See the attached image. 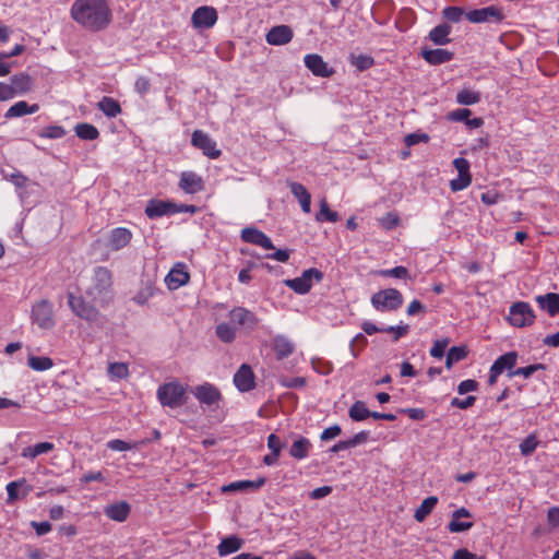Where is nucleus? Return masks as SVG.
<instances>
[{
	"instance_id": "1",
	"label": "nucleus",
	"mask_w": 559,
	"mask_h": 559,
	"mask_svg": "<svg viewBox=\"0 0 559 559\" xmlns=\"http://www.w3.org/2000/svg\"><path fill=\"white\" fill-rule=\"evenodd\" d=\"M71 19L90 32L106 29L112 21L108 0H75L70 8Z\"/></svg>"
},
{
	"instance_id": "2",
	"label": "nucleus",
	"mask_w": 559,
	"mask_h": 559,
	"mask_svg": "<svg viewBox=\"0 0 559 559\" xmlns=\"http://www.w3.org/2000/svg\"><path fill=\"white\" fill-rule=\"evenodd\" d=\"M99 293L100 288L97 284L85 288L72 285L68 288V306L78 318L90 324L103 328L107 320L91 302L96 299Z\"/></svg>"
},
{
	"instance_id": "3",
	"label": "nucleus",
	"mask_w": 559,
	"mask_h": 559,
	"mask_svg": "<svg viewBox=\"0 0 559 559\" xmlns=\"http://www.w3.org/2000/svg\"><path fill=\"white\" fill-rule=\"evenodd\" d=\"M200 209L193 204H177L169 200L152 199L145 207V215L151 218H158L165 215H174L177 213L197 214Z\"/></svg>"
},
{
	"instance_id": "4",
	"label": "nucleus",
	"mask_w": 559,
	"mask_h": 559,
	"mask_svg": "<svg viewBox=\"0 0 559 559\" xmlns=\"http://www.w3.org/2000/svg\"><path fill=\"white\" fill-rule=\"evenodd\" d=\"M186 388L178 381L164 383L157 389V399L163 406L177 408L185 404Z\"/></svg>"
},
{
	"instance_id": "5",
	"label": "nucleus",
	"mask_w": 559,
	"mask_h": 559,
	"mask_svg": "<svg viewBox=\"0 0 559 559\" xmlns=\"http://www.w3.org/2000/svg\"><path fill=\"white\" fill-rule=\"evenodd\" d=\"M465 17L471 23H495L499 24L506 19L503 9L497 5H489L480 9H474L465 13Z\"/></svg>"
},
{
	"instance_id": "6",
	"label": "nucleus",
	"mask_w": 559,
	"mask_h": 559,
	"mask_svg": "<svg viewBox=\"0 0 559 559\" xmlns=\"http://www.w3.org/2000/svg\"><path fill=\"white\" fill-rule=\"evenodd\" d=\"M403 297L399 290L389 288L376 293L371 298L372 306L379 311H392L401 307Z\"/></svg>"
},
{
	"instance_id": "7",
	"label": "nucleus",
	"mask_w": 559,
	"mask_h": 559,
	"mask_svg": "<svg viewBox=\"0 0 559 559\" xmlns=\"http://www.w3.org/2000/svg\"><path fill=\"white\" fill-rule=\"evenodd\" d=\"M535 314L531 307L524 302L519 301L510 307L509 322L515 328H525L534 322Z\"/></svg>"
},
{
	"instance_id": "8",
	"label": "nucleus",
	"mask_w": 559,
	"mask_h": 559,
	"mask_svg": "<svg viewBox=\"0 0 559 559\" xmlns=\"http://www.w3.org/2000/svg\"><path fill=\"white\" fill-rule=\"evenodd\" d=\"M133 234L126 227H116L109 230L105 240V247L109 252H116L129 246Z\"/></svg>"
},
{
	"instance_id": "9",
	"label": "nucleus",
	"mask_w": 559,
	"mask_h": 559,
	"mask_svg": "<svg viewBox=\"0 0 559 559\" xmlns=\"http://www.w3.org/2000/svg\"><path fill=\"white\" fill-rule=\"evenodd\" d=\"M453 166L457 170V178L450 181V189L453 192L462 191L472 183L469 162L464 157H457L453 160Z\"/></svg>"
},
{
	"instance_id": "10",
	"label": "nucleus",
	"mask_w": 559,
	"mask_h": 559,
	"mask_svg": "<svg viewBox=\"0 0 559 559\" xmlns=\"http://www.w3.org/2000/svg\"><path fill=\"white\" fill-rule=\"evenodd\" d=\"M218 20V14L215 8L210 5H202L197 8L191 16V24L198 29H209L213 27Z\"/></svg>"
},
{
	"instance_id": "11",
	"label": "nucleus",
	"mask_w": 559,
	"mask_h": 559,
	"mask_svg": "<svg viewBox=\"0 0 559 559\" xmlns=\"http://www.w3.org/2000/svg\"><path fill=\"white\" fill-rule=\"evenodd\" d=\"M34 322L43 330H50L55 326L52 305L48 300L38 301L32 310Z\"/></svg>"
},
{
	"instance_id": "12",
	"label": "nucleus",
	"mask_w": 559,
	"mask_h": 559,
	"mask_svg": "<svg viewBox=\"0 0 559 559\" xmlns=\"http://www.w3.org/2000/svg\"><path fill=\"white\" fill-rule=\"evenodd\" d=\"M191 144L201 150L202 153L210 158H218L222 154L216 147V142L205 132L195 130L191 136Z\"/></svg>"
},
{
	"instance_id": "13",
	"label": "nucleus",
	"mask_w": 559,
	"mask_h": 559,
	"mask_svg": "<svg viewBox=\"0 0 559 559\" xmlns=\"http://www.w3.org/2000/svg\"><path fill=\"white\" fill-rule=\"evenodd\" d=\"M178 187L187 194H197L205 189V182L195 171L185 170L179 175Z\"/></svg>"
},
{
	"instance_id": "14",
	"label": "nucleus",
	"mask_w": 559,
	"mask_h": 559,
	"mask_svg": "<svg viewBox=\"0 0 559 559\" xmlns=\"http://www.w3.org/2000/svg\"><path fill=\"white\" fill-rule=\"evenodd\" d=\"M229 321L235 326H238L248 332L253 331L259 323L258 318L251 311L242 307H236L230 310Z\"/></svg>"
},
{
	"instance_id": "15",
	"label": "nucleus",
	"mask_w": 559,
	"mask_h": 559,
	"mask_svg": "<svg viewBox=\"0 0 559 559\" xmlns=\"http://www.w3.org/2000/svg\"><path fill=\"white\" fill-rule=\"evenodd\" d=\"M516 352H509L504 355H501L498 359H496V361L492 364L489 370V384L493 385L497 382L498 377L504 370H511L516 365Z\"/></svg>"
},
{
	"instance_id": "16",
	"label": "nucleus",
	"mask_w": 559,
	"mask_h": 559,
	"mask_svg": "<svg viewBox=\"0 0 559 559\" xmlns=\"http://www.w3.org/2000/svg\"><path fill=\"white\" fill-rule=\"evenodd\" d=\"M192 393L201 404H205L207 406H217L222 399V394L218 389L211 383H203L195 386L192 390Z\"/></svg>"
},
{
	"instance_id": "17",
	"label": "nucleus",
	"mask_w": 559,
	"mask_h": 559,
	"mask_svg": "<svg viewBox=\"0 0 559 559\" xmlns=\"http://www.w3.org/2000/svg\"><path fill=\"white\" fill-rule=\"evenodd\" d=\"M7 87L10 90V99L17 95H24L33 90V80L27 73L21 72L14 74L10 79V84L7 83Z\"/></svg>"
},
{
	"instance_id": "18",
	"label": "nucleus",
	"mask_w": 559,
	"mask_h": 559,
	"mask_svg": "<svg viewBox=\"0 0 559 559\" xmlns=\"http://www.w3.org/2000/svg\"><path fill=\"white\" fill-rule=\"evenodd\" d=\"M241 240L247 243L259 246L265 250L274 249L271 238L255 227H246L241 230Z\"/></svg>"
},
{
	"instance_id": "19",
	"label": "nucleus",
	"mask_w": 559,
	"mask_h": 559,
	"mask_svg": "<svg viewBox=\"0 0 559 559\" xmlns=\"http://www.w3.org/2000/svg\"><path fill=\"white\" fill-rule=\"evenodd\" d=\"M305 66L316 76L330 78L334 70L328 66L323 58L318 53H308L304 58Z\"/></svg>"
},
{
	"instance_id": "20",
	"label": "nucleus",
	"mask_w": 559,
	"mask_h": 559,
	"mask_svg": "<svg viewBox=\"0 0 559 559\" xmlns=\"http://www.w3.org/2000/svg\"><path fill=\"white\" fill-rule=\"evenodd\" d=\"M234 383L241 392H248L254 389V373L249 365L243 364L240 366L234 376Z\"/></svg>"
},
{
	"instance_id": "21",
	"label": "nucleus",
	"mask_w": 559,
	"mask_h": 559,
	"mask_svg": "<svg viewBox=\"0 0 559 559\" xmlns=\"http://www.w3.org/2000/svg\"><path fill=\"white\" fill-rule=\"evenodd\" d=\"M293 31L288 25H277L272 27L266 36V43L272 46H282L293 39Z\"/></svg>"
},
{
	"instance_id": "22",
	"label": "nucleus",
	"mask_w": 559,
	"mask_h": 559,
	"mask_svg": "<svg viewBox=\"0 0 559 559\" xmlns=\"http://www.w3.org/2000/svg\"><path fill=\"white\" fill-rule=\"evenodd\" d=\"M420 56L429 64L438 66L451 61L454 53L443 48L430 49L424 47L421 48Z\"/></svg>"
},
{
	"instance_id": "23",
	"label": "nucleus",
	"mask_w": 559,
	"mask_h": 559,
	"mask_svg": "<svg viewBox=\"0 0 559 559\" xmlns=\"http://www.w3.org/2000/svg\"><path fill=\"white\" fill-rule=\"evenodd\" d=\"M472 516L471 512L466 508H461L453 512L452 520L448 525V530L451 533H460L468 531L473 527L472 521H461L462 518L469 519Z\"/></svg>"
},
{
	"instance_id": "24",
	"label": "nucleus",
	"mask_w": 559,
	"mask_h": 559,
	"mask_svg": "<svg viewBox=\"0 0 559 559\" xmlns=\"http://www.w3.org/2000/svg\"><path fill=\"white\" fill-rule=\"evenodd\" d=\"M38 110H39L38 104L29 105L25 100H19L16 103H14L12 106H10V108L4 114V118L8 120L13 119V118H19V117H23L25 115L35 114Z\"/></svg>"
},
{
	"instance_id": "25",
	"label": "nucleus",
	"mask_w": 559,
	"mask_h": 559,
	"mask_svg": "<svg viewBox=\"0 0 559 559\" xmlns=\"http://www.w3.org/2000/svg\"><path fill=\"white\" fill-rule=\"evenodd\" d=\"M266 479L264 477H259L255 480H238L230 483L222 488L223 492L230 491H254L264 486Z\"/></svg>"
},
{
	"instance_id": "26",
	"label": "nucleus",
	"mask_w": 559,
	"mask_h": 559,
	"mask_svg": "<svg viewBox=\"0 0 559 559\" xmlns=\"http://www.w3.org/2000/svg\"><path fill=\"white\" fill-rule=\"evenodd\" d=\"M288 187H289V190H290L292 194L296 199H298V201L300 203V206H301V210L305 213H310L311 195L308 192V190L305 188V186L299 183V182H295L294 181V182H289Z\"/></svg>"
},
{
	"instance_id": "27",
	"label": "nucleus",
	"mask_w": 559,
	"mask_h": 559,
	"mask_svg": "<svg viewBox=\"0 0 559 559\" xmlns=\"http://www.w3.org/2000/svg\"><path fill=\"white\" fill-rule=\"evenodd\" d=\"M107 518L112 521L123 522L130 513V506L126 501L109 504L104 510Z\"/></svg>"
},
{
	"instance_id": "28",
	"label": "nucleus",
	"mask_w": 559,
	"mask_h": 559,
	"mask_svg": "<svg viewBox=\"0 0 559 559\" xmlns=\"http://www.w3.org/2000/svg\"><path fill=\"white\" fill-rule=\"evenodd\" d=\"M451 26L447 23L435 26L428 34V38L437 46H443L451 43Z\"/></svg>"
},
{
	"instance_id": "29",
	"label": "nucleus",
	"mask_w": 559,
	"mask_h": 559,
	"mask_svg": "<svg viewBox=\"0 0 559 559\" xmlns=\"http://www.w3.org/2000/svg\"><path fill=\"white\" fill-rule=\"evenodd\" d=\"M536 301L539 307L547 311L551 317L559 314V295L549 293L544 296H537Z\"/></svg>"
},
{
	"instance_id": "30",
	"label": "nucleus",
	"mask_w": 559,
	"mask_h": 559,
	"mask_svg": "<svg viewBox=\"0 0 559 559\" xmlns=\"http://www.w3.org/2000/svg\"><path fill=\"white\" fill-rule=\"evenodd\" d=\"M243 545V540L236 535L228 536L218 544L217 552L221 557L238 551Z\"/></svg>"
},
{
	"instance_id": "31",
	"label": "nucleus",
	"mask_w": 559,
	"mask_h": 559,
	"mask_svg": "<svg viewBox=\"0 0 559 559\" xmlns=\"http://www.w3.org/2000/svg\"><path fill=\"white\" fill-rule=\"evenodd\" d=\"M8 502L12 503L20 498L25 497L29 492V488L26 486L25 479L11 481L7 485Z\"/></svg>"
},
{
	"instance_id": "32",
	"label": "nucleus",
	"mask_w": 559,
	"mask_h": 559,
	"mask_svg": "<svg viewBox=\"0 0 559 559\" xmlns=\"http://www.w3.org/2000/svg\"><path fill=\"white\" fill-rule=\"evenodd\" d=\"M272 347L278 359H283L289 356L295 349L294 344L283 335H277L274 337Z\"/></svg>"
},
{
	"instance_id": "33",
	"label": "nucleus",
	"mask_w": 559,
	"mask_h": 559,
	"mask_svg": "<svg viewBox=\"0 0 559 559\" xmlns=\"http://www.w3.org/2000/svg\"><path fill=\"white\" fill-rule=\"evenodd\" d=\"M97 108L109 118H115L121 112V106L119 102L109 96H104L97 103Z\"/></svg>"
},
{
	"instance_id": "34",
	"label": "nucleus",
	"mask_w": 559,
	"mask_h": 559,
	"mask_svg": "<svg viewBox=\"0 0 559 559\" xmlns=\"http://www.w3.org/2000/svg\"><path fill=\"white\" fill-rule=\"evenodd\" d=\"M311 449V443L307 438L300 437L292 444L289 454L297 460H302L308 456Z\"/></svg>"
},
{
	"instance_id": "35",
	"label": "nucleus",
	"mask_w": 559,
	"mask_h": 559,
	"mask_svg": "<svg viewBox=\"0 0 559 559\" xmlns=\"http://www.w3.org/2000/svg\"><path fill=\"white\" fill-rule=\"evenodd\" d=\"M438 503L436 496L426 498L421 504L415 510L414 518L417 522H423L433 511Z\"/></svg>"
},
{
	"instance_id": "36",
	"label": "nucleus",
	"mask_w": 559,
	"mask_h": 559,
	"mask_svg": "<svg viewBox=\"0 0 559 559\" xmlns=\"http://www.w3.org/2000/svg\"><path fill=\"white\" fill-rule=\"evenodd\" d=\"M74 131L75 135L81 140L93 141L99 136L98 129L87 122L78 123L74 128Z\"/></svg>"
},
{
	"instance_id": "37",
	"label": "nucleus",
	"mask_w": 559,
	"mask_h": 559,
	"mask_svg": "<svg viewBox=\"0 0 559 559\" xmlns=\"http://www.w3.org/2000/svg\"><path fill=\"white\" fill-rule=\"evenodd\" d=\"M371 414L372 412L367 408L366 403L362 401L355 402L348 411V415L354 421L365 420L371 417Z\"/></svg>"
},
{
	"instance_id": "38",
	"label": "nucleus",
	"mask_w": 559,
	"mask_h": 559,
	"mask_svg": "<svg viewBox=\"0 0 559 559\" xmlns=\"http://www.w3.org/2000/svg\"><path fill=\"white\" fill-rule=\"evenodd\" d=\"M216 336L224 343H231L236 338V328L229 323L222 322L216 326Z\"/></svg>"
},
{
	"instance_id": "39",
	"label": "nucleus",
	"mask_w": 559,
	"mask_h": 559,
	"mask_svg": "<svg viewBox=\"0 0 559 559\" xmlns=\"http://www.w3.org/2000/svg\"><path fill=\"white\" fill-rule=\"evenodd\" d=\"M108 376L111 380H121L129 377V367L126 362H111L108 365Z\"/></svg>"
},
{
	"instance_id": "40",
	"label": "nucleus",
	"mask_w": 559,
	"mask_h": 559,
	"mask_svg": "<svg viewBox=\"0 0 559 559\" xmlns=\"http://www.w3.org/2000/svg\"><path fill=\"white\" fill-rule=\"evenodd\" d=\"M480 102V93L464 88L456 94V103L460 105H475Z\"/></svg>"
},
{
	"instance_id": "41",
	"label": "nucleus",
	"mask_w": 559,
	"mask_h": 559,
	"mask_svg": "<svg viewBox=\"0 0 559 559\" xmlns=\"http://www.w3.org/2000/svg\"><path fill=\"white\" fill-rule=\"evenodd\" d=\"M28 366L36 371H45L53 366V361L45 356H29L27 359Z\"/></svg>"
},
{
	"instance_id": "42",
	"label": "nucleus",
	"mask_w": 559,
	"mask_h": 559,
	"mask_svg": "<svg viewBox=\"0 0 559 559\" xmlns=\"http://www.w3.org/2000/svg\"><path fill=\"white\" fill-rule=\"evenodd\" d=\"M316 219L318 222L328 221V222H331V223H335V222L338 221V214L336 212L332 211L329 207V204H328L326 200L323 199L320 202V211L318 212V214L316 216Z\"/></svg>"
},
{
	"instance_id": "43",
	"label": "nucleus",
	"mask_w": 559,
	"mask_h": 559,
	"mask_svg": "<svg viewBox=\"0 0 559 559\" xmlns=\"http://www.w3.org/2000/svg\"><path fill=\"white\" fill-rule=\"evenodd\" d=\"M164 280H190L187 264L183 262H177L169 270Z\"/></svg>"
},
{
	"instance_id": "44",
	"label": "nucleus",
	"mask_w": 559,
	"mask_h": 559,
	"mask_svg": "<svg viewBox=\"0 0 559 559\" xmlns=\"http://www.w3.org/2000/svg\"><path fill=\"white\" fill-rule=\"evenodd\" d=\"M467 356L465 347H451L447 354L445 367L451 369L455 362L463 360Z\"/></svg>"
},
{
	"instance_id": "45",
	"label": "nucleus",
	"mask_w": 559,
	"mask_h": 559,
	"mask_svg": "<svg viewBox=\"0 0 559 559\" xmlns=\"http://www.w3.org/2000/svg\"><path fill=\"white\" fill-rule=\"evenodd\" d=\"M372 275L381 276V277H394L397 280H404L408 276V271L404 266H395L393 269L374 271V272H372Z\"/></svg>"
},
{
	"instance_id": "46",
	"label": "nucleus",
	"mask_w": 559,
	"mask_h": 559,
	"mask_svg": "<svg viewBox=\"0 0 559 559\" xmlns=\"http://www.w3.org/2000/svg\"><path fill=\"white\" fill-rule=\"evenodd\" d=\"M66 133V129L61 126H47L39 131L38 135L41 139H61Z\"/></svg>"
},
{
	"instance_id": "47",
	"label": "nucleus",
	"mask_w": 559,
	"mask_h": 559,
	"mask_svg": "<svg viewBox=\"0 0 559 559\" xmlns=\"http://www.w3.org/2000/svg\"><path fill=\"white\" fill-rule=\"evenodd\" d=\"M350 63L355 66L359 71H365L374 64V60L368 55H352Z\"/></svg>"
},
{
	"instance_id": "48",
	"label": "nucleus",
	"mask_w": 559,
	"mask_h": 559,
	"mask_svg": "<svg viewBox=\"0 0 559 559\" xmlns=\"http://www.w3.org/2000/svg\"><path fill=\"white\" fill-rule=\"evenodd\" d=\"M442 15L449 22L459 23L465 16V12L461 7H445Z\"/></svg>"
},
{
	"instance_id": "49",
	"label": "nucleus",
	"mask_w": 559,
	"mask_h": 559,
	"mask_svg": "<svg viewBox=\"0 0 559 559\" xmlns=\"http://www.w3.org/2000/svg\"><path fill=\"white\" fill-rule=\"evenodd\" d=\"M545 369V366L543 364H534V365H530L527 367H521V368H518L513 371H510L509 372V377L512 378L514 376H522L523 378L527 379L530 378L534 372L538 371V370H544Z\"/></svg>"
},
{
	"instance_id": "50",
	"label": "nucleus",
	"mask_w": 559,
	"mask_h": 559,
	"mask_svg": "<svg viewBox=\"0 0 559 559\" xmlns=\"http://www.w3.org/2000/svg\"><path fill=\"white\" fill-rule=\"evenodd\" d=\"M537 445L538 441L536 440L535 436H528L520 444L521 453L523 455H530L536 450Z\"/></svg>"
},
{
	"instance_id": "51",
	"label": "nucleus",
	"mask_w": 559,
	"mask_h": 559,
	"mask_svg": "<svg viewBox=\"0 0 559 559\" xmlns=\"http://www.w3.org/2000/svg\"><path fill=\"white\" fill-rule=\"evenodd\" d=\"M471 110L467 109V108H460V109H455V110H452L448 114L447 116V119L450 120V121H455V122H462L464 121L466 123L467 121V118L471 116Z\"/></svg>"
},
{
	"instance_id": "52",
	"label": "nucleus",
	"mask_w": 559,
	"mask_h": 559,
	"mask_svg": "<svg viewBox=\"0 0 559 559\" xmlns=\"http://www.w3.org/2000/svg\"><path fill=\"white\" fill-rule=\"evenodd\" d=\"M449 343L448 338L437 340L430 349V355L435 358H442Z\"/></svg>"
},
{
	"instance_id": "53",
	"label": "nucleus",
	"mask_w": 559,
	"mask_h": 559,
	"mask_svg": "<svg viewBox=\"0 0 559 559\" xmlns=\"http://www.w3.org/2000/svg\"><path fill=\"white\" fill-rule=\"evenodd\" d=\"M399 222V216L392 212L386 213L383 217L380 218L381 226L386 230L395 228Z\"/></svg>"
},
{
	"instance_id": "54",
	"label": "nucleus",
	"mask_w": 559,
	"mask_h": 559,
	"mask_svg": "<svg viewBox=\"0 0 559 559\" xmlns=\"http://www.w3.org/2000/svg\"><path fill=\"white\" fill-rule=\"evenodd\" d=\"M404 141L407 146L416 145L421 142L427 143L429 135L426 133H411L405 136Z\"/></svg>"
},
{
	"instance_id": "55",
	"label": "nucleus",
	"mask_w": 559,
	"mask_h": 559,
	"mask_svg": "<svg viewBox=\"0 0 559 559\" xmlns=\"http://www.w3.org/2000/svg\"><path fill=\"white\" fill-rule=\"evenodd\" d=\"M283 447H284V443L282 442L280 437H277L276 435L271 433L267 437V448L271 450V452H274L275 455L281 454Z\"/></svg>"
},
{
	"instance_id": "56",
	"label": "nucleus",
	"mask_w": 559,
	"mask_h": 559,
	"mask_svg": "<svg viewBox=\"0 0 559 559\" xmlns=\"http://www.w3.org/2000/svg\"><path fill=\"white\" fill-rule=\"evenodd\" d=\"M297 294H307L311 289V282H285Z\"/></svg>"
},
{
	"instance_id": "57",
	"label": "nucleus",
	"mask_w": 559,
	"mask_h": 559,
	"mask_svg": "<svg viewBox=\"0 0 559 559\" xmlns=\"http://www.w3.org/2000/svg\"><path fill=\"white\" fill-rule=\"evenodd\" d=\"M475 401H476V397L473 395H469V396L465 397L464 400L454 397L451 401V405L454 407H457L460 409H466V408L472 407L475 404Z\"/></svg>"
},
{
	"instance_id": "58",
	"label": "nucleus",
	"mask_w": 559,
	"mask_h": 559,
	"mask_svg": "<svg viewBox=\"0 0 559 559\" xmlns=\"http://www.w3.org/2000/svg\"><path fill=\"white\" fill-rule=\"evenodd\" d=\"M281 384L285 388H302L306 385V379L302 377L284 378Z\"/></svg>"
},
{
	"instance_id": "59",
	"label": "nucleus",
	"mask_w": 559,
	"mask_h": 559,
	"mask_svg": "<svg viewBox=\"0 0 559 559\" xmlns=\"http://www.w3.org/2000/svg\"><path fill=\"white\" fill-rule=\"evenodd\" d=\"M342 432V429L338 425L331 426L324 429L320 436L322 441H329L331 439L336 438Z\"/></svg>"
},
{
	"instance_id": "60",
	"label": "nucleus",
	"mask_w": 559,
	"mask_h": 559,
	"mask_svg": "<svg viewBox=\"0 0 559 559\" xmlns=\"http://www.w3.org/2000/svg\"><path fill=\"white\" fill-rule=\"evenodd\" d=\"M478 388V383L475 380L467 379L462 381L457 386V392L460 394H466L468 392L476 391Z\"/></svg>"
},
{
	"instance_id": "61",
	"label": "nucleus",
	"mask_w": 559,
	"mask_h": 559,
	"mask_svg": "<svg viewBox=\"0 0 559 559\" xmlns=\"http://www.w3.org/2000/svg\"><path fill=\"white\" fill-rule=\"evenodd\" d=\"M107 447L112 451H128L133 448V445L120 439H114L108 441Z\"/></svg>"
},
{
	"instance_id": "62",
	"label": "nucleus",
	"mask_w": 559,
	"mask_h": 559,
	"mask_svg": "<svg viewBox=\"0 0 559 559\" xmlns=\"http://www.w3.org/2000/svg\"><path fill=\"white\" fill-rule=\"evenodd\" d=\"M383 332L394 334V341H397L400 337H402L408 333V325H397V326L384 328Z\"/></svg>"
},
{
	"instance_id": "63",
	"label": "nucleus",
	"mask_w": 559,
	"mask_h": 559,
	"mask_svg": "<svg viewBox=\"0 0 559 559\" xmlns=\"http://www.w3.org/2000/svg\"><path fill=\"white\" fill-rule=\"evenodd\" d=\"M134 88L139 94H146L151 88L150 80L145 76H140L136 79Z\"/></svg>"
},
{
	"instance_id": "64",
	"label": "nucleus",
	"mask_w": 559,
	"mask_h": 559,
	"mask_svg": "<svg viewBox=\"0 0 559 559\" xmlns=\"http://www.w3.org/2000/svg\"><path fill=\"white\" fill-rule=\"evenodd\" d=\"M547 520L550 526H559V507H554L548 510Z\"/></svg>"
}]
</instances>
